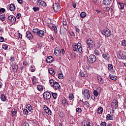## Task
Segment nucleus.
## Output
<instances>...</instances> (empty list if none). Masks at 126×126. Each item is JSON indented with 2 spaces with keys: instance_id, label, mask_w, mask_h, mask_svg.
Returning <instances> with one entry per match:
<instances>
[{
  "instance_id": "aec40b11",
  "label": "nucleus",
  "mask_w": 126,
  "mask_h": 126,
  "mask_svg": "<svg viewBox=\"0 0 126 126\" xmlns=\"http://www.w3.org/2000/svg\"><path fill=\"white\" fill-rule=\"evenodd\" d=\"M102 57L105 61H109L110 60V55L108 53L103 54Z\"/></svg>"
},
{
  "instance_id": "423d86ee",
  "label": "nucleus",
  "mask_w": 126,
  "mask_h": 126,
  "mask_svg": "<svg viewBox=\"0 0 126 126\" xmlns=\"http://www.w3.org/2000/svg\"><path fill=\"white\" fill-rule=\"evenodd\" d=\"M83 97L84 99H89L90 98V94H89V91L88 90H85L83 93Z\"/></svg>"
},
{
  "instance_id": "c9c22d12",
  "label": "nucleus",
  "mask_w": 126,
  "mask_h": 126,
  "mask_svg": "<svg viewBox=\"0 0 126 126\" xmlns=\"http://www.w3.org/2000/svg\"><path fill=\"white\" fill-rule=\"evenodd\" d=\"M80 15L82 18H84V17H86V13L82 12L80 13Z\"/></svg>"
},
{
  "instance_id": "6ab92c4d",
  "label": "nucleus",
  "mask_w": 126,
  "mask_h": 126,
  "mask_svg": "<svg viewBox=\"0 0 126 126\" xmlns=\"http://www.w3.org/2000/svg\"><path fill=\"white\" fill-rule=\"evenodd\" d=\"M62 104L63 106V107H66L67 105H68V102H67V99L66 98H64L62 101Z\"/></svg>"
},
{
  "instance_id": "2eb2a0df",
  "label": "nucleus",
  "mask_w": 126,
  "mask_h": 126,
  "mask_svg": "<svg viewBox=\"0 0 126 126\" xmlns=\"http://www.w3.org/2000/svg\"><path fill=\"white\" fill-rule=\"evenodd\" d=\"M10 110H11V117L13 118L14 117H15L16 116L17 112L16 110H15V108L12 107V108H10Z\"/></svg>"
},
{
  "instance_id": "9b49d317",
  "label": "nucleus",
  "mask_w": 126,
  "mask_h": 126,
  "mask_svg": "<svg viewBox=\"0 0 126 126\" xmlns=\"http://www.w3.org/2000/svg\"><path fill=\"white\" fill-rule=\"evenodd\" d=\"M87 44L89 48H92V47H93V45H94V43H93V40H92L91 38H89L87 40Z\"/></svg>"
},
{
  "instance_id": "9d476101",
  "label": "nucleus",
  "mask_w": 126,
  "mask_h": 126,
  "mask_svg": "<svg viewBox=\"0 0 126 126\" xmlns=\"http://www.w3.org/2000/svg\"><path fill=\"white\" fill-rule=\"evenodd\" d=\"M52 95L51 94V93L49 92H45L43 94V98L44 99H46V100H50L51 99Z\"/></svg>"
},
{
  "instance_id": "c85d7f7f",
  "label": "nucleus",
  "mask_w": 126,
  "mask_h": 126,
  "mask_svg": "<svg viewBox=\"0 0 126 126\" xmlns=\"http://www.w3.org/2000/svg\"><path fill=\"white\" fill-rule=\"evenodd\" d=\"M58 78H59V79H63V72H59Z\"/></svg>"
},
{
  "instance_id": "cd10ccee",
  "label": "nucleus",
  "mask_w": 126,
  "mask_h": 126,
  "mask_svg": "<svg viewBox=\"0 0 126 126\" xmlns=\"http://www.w3.org/2000/svg\"><path fill=\"white\" fill-rule=\"evenodd\" d=\"M26 109H28L30 112H31L32 110H33V108H32V106L30 104H28L26 106Z\"/></svg>"
},
{
  "instance_id": "3c124183",
  "label": "nucleus",
  "mask_w": 126,
  "mask_h": 126,
  "mask_svg": "<svg viewBox=\"0 0 126 126\" xmlns=\"http://www.w3.org/2000/svg\"><path fill=\"white\" fill-rule=\"evenodd\" d=\"M79 74L82 77H85V73L84 72H80Z\"/></svg>"
},
{
  "instance_id": "774afa93",
  "label": "nucleus",
  "mask_w": 126,
  "mask_h": 126,
  "mask_svg": "<svg viewBox=\"0 0 126 126\" xmlns=\"http://www.w3.org/2000/svg\"><path fill=\"white\" fill-rule=\"evenodd\" d=\"M62 54H64V49H62Z\"/></svg>"
},
{
  "instance_id": "864d4df0",
  "label": "nucleus",
  "mask_w": 126,
  "mask_h": 126,
  "mask_svg": "<svg viewBox=\"0 0 126 126\" xmlns=\"http://www.w3.org/2000/svg\"><path fill=\"white\" fill-rule=\"evenodd\" d=\"M100 126H107V123H106L105 122H102L100 125Z\"/></svg>"
},
{
  "instance_id": "6e6d98bb",
  "label": "nucleus",
  "mask_w": 126,
  "mask_h": 126,
  "mask_svg": "<svg viewBox=\"0 0 126 126\" xmlns=\"http://www.w3.org/2000/svg\"><path fill=\"white\" fill-rule=\"evenodd\" d=\"M17 68H18V66L17 64H15L13 66V69H15L16 70H17Z\"/></svg>"
},
{
  "instance_id": "79ce46f5",
  "label": "nucleus",
  "mask_w": 126,
  "mask_h": 126,
  "mask_svg": "<svg viewBox=\"0 0 126 126\" xmlns=\"http://www.w3.org/2000/svg\"><path fill=\"white\" fill-rule=\"evenodd\" d=\"M29 113V112H28V110H27V109H25L23 110V114L24 115H25V116H27Z\"/></svg>"
},
{
  "instance_id": "39448f33",
  "label": "nucleus",
  "mask_w": 126,
  "mask_h": 126,
  "mask_svg": "<svg viewBox=\"0 0 126 126\" xmlns=\"http://www.w3.org/2000/svg\"><path fill=\"white\" fill-rule=\"evenodd\" d=\"M53 8L55 12H58L61 9V5L58 3H54L53 5Z\"/></svg>"
},
{
  "instance_id": "f704fd0d",
  "label": "nucleus",
  "mask_w": 126,
  "mask_h": 126,
  "mask_svg": "<svg viewBox=\"0 0 126 126\" xmlns=\"http://www.w3.org/2000/svg\"><path fill=\"white\" fill-rule=\"evenodd\" d=\"M52 30H54L55 33H58V29L57 28V27L53 26L51 28Z\"/></svg>"
},
{
  "instance_id": "6e6552de",
  "label": "nucleus",
  "mask_w": 126,
  "mask_h": 126,
  "mask_svg": "<svg viewBox=\"0 0 126 126\" xmlns=\"http://www.w3.org/2000/svg\"><path fill=\"white\" fill-rule=\"evenodd\" d=\"M107 68L108 69V71L110 72V73L115 74V69H114V67H113V65L112 64H108Z\"/></svg>"
},
{
  "instance_id": "f03ea898",
  "label": "nucleus",
  "mask_w": 126,
  "mask_h": 126,
  "mask_svg": "<svg viewBox=\"0 0 126 126\" xmlns=\"http://www.w3.org/2000/svg\"><path fill=\"white\" fill-rule=\"evenodd\" d=\"M96 60H97L96 56L93 54H91L87 57V61L89 63H95V62H96Z\"/></svg>"
},
{
  "instance_id": "a211bd4d",
  "label": "nucleus",
  "mask_w": 126,
  "mask_h": 126,
  "mask_svg": "<svg viewBox=\"0 0 126 126\" xmlns=\"http://www.w3.org/2000/svg\"><path fill=\"white\" fill-rule=\"evenodd\" d=\"M37 35H38L39 37H44V35H45V32L43 30H38Z\"/></svg>"
},
{
  "instance_id": "bb28decb",
  "label": "nucleus",
  "mask_w": 126,
  "mask_h": 126,
  "mask_svg": "<svg viewBox=\"0 0 126 126\" xmlns=\"http://www.w3.org/2000/svg\"><path fill=\"white\" fill-rule=\"evenodd\" d=\"M0 99L2 102H5L6 100V97L4 96V94H2L0 95Z\"/></svg>"
},
{
  "instance_id": "4c0bfd02",
  "label": "nucleus",
  "mask_w": 126,
  "mask_h": 126,
  "mask_svg": "<svg viewBox=\"0 0 126 126\" xmlns=\"http://www.w3.org/2000/svg\"><path fill=\"white\" fill-rule=\"evenodd\" d=\"M94 95L95 96V97H98V95H99V92H98V91L94 90Z\"/></svg>"
},
{
  "instance_id": "0eeeda50",
  "label": "nucleus",
  "mask_w": 126,
  "mask_h": 126,
  "mask_svg": "<svg viewBox=\"0 0 126 126\" xmlns=\"http://www.w3.org/2000/svg\"><path fill=\"white\" fill-rule=\"evenodd\" d=\"M36 4L39 6H43V7L47 6V4L42 0H37Z\"/></svg>"
},
{
  "instance_id": "4d7b16f0",
  "label": "nucleus",
  "mask_w": 126,
  "mask_h": 126,
  "mask_svg": "<svg viewBox=\"0 0 126 126\" xmlns=\"http://www.w3.org/2000/svg\"><path fill=\"white\" fill-rule=\"evenodd\" d=\"M4 41V38L1 36H0V42H2Z\"/></svg>"
},
{
  "instance_id": "c03bdc74",
  "label": "nucleus",
  "mask_w": 126,
  "mask_h": 126,
  "mask_svg": "<svg viewBox=\"0 0 126 126\" xmlns=\"http://www.w3.org/2000/svg\"><path fill=\"white\" fill-rule=\"evenodd\" d=\"M2 49H3V50H7V49H8V45H7V44H3L2 45Z\"/></svg>"
},
{
  "instance_id": "09e8293b",
  "label": "nucleus",
  "mask_w": 126,
  "mask_h": 126,
  "mask_svg": "<svg viewBox=\"0 0 126 126\" xmlns=\"http://www.w3.org/2000/svg\"><path fill=\"white\" fill-rule=\"evenodd\" d=\"M84 105L86 106L87 108H89L90 104L89 102L86 101L84 102Z\"/></svg>"
},
{
  "instance_id": "7c9ffc66",
  "label": "nucleus",
  "mask_w": 126,
  "mask_h": 126,
  "mask_svg": "<svg viewBox=\"0 0 126 126\" xmlns=\"http://www.w3.org/2000/svg\"><path fill=\"white\" fill-rule=\"evenodd\" d=\"M97 113L99 115L102 114L103 113V108L99 107L97 109Z\"/></svg>"
},
{
  "instance_id": "58836bf2",
  "label": "nucleus",
  "mask_w": 126,
  "mask_h": 126,
  "mask_svg": "<svg viewBox=\"0 0 126 126\" xmlns=\"http://www.w3.org/2000/svg\"><path fill=\"white\" fill-rule=\"evenodd\" d=\"M37 89L39 91H42L43 90V87L41 85H38L37 86Z\"/></svg>"
},
{
  "instance_id": "052dcab7",
  "label": "nucleus",
  "mask_w": 126,
  "mask_h": 126,
  "mask_svg": "<svg viewBox=\"0 0 126 126\" xmlns=\"http://www.w3.org/2000/svg\"><path fill=\"white\" fill-rule=\"evenodd\" d=\"M70 35L71 36H75V34H74V32L73 31H71L70 32Z\"/></svg>"
},
{
  "instance_id": "338daca9",
  "label": "nucleus",
  "mask_w": 126,
  "mask_h": 126,
  "mask_svg": "<svg viewBox=\"0 0 126 126\" xmlns=\"http://www.w3.org/2000/svg\"><path fill=\"white\" fill-rule=\"evenodd\" d=\"M106 10H107V11H109V10H110V7H107L106 8H105Z\"/></svg>"
},
{
  "instance_id": "f3484780",
  "label": "nucleus",
  "mask_w": 126,
  "mask_h": 126,
  "mask_svg": "<svg viewBox=\"0 0 126 126\" xmlns=\"http://www.w3.org/2000/svg\"><path fill=\"white\" fill-rule=\"evenodd\" d=\"M54 61V57L53 56H48L46 59V62L48 63H51L52 62Z\"/></svg>"
},
{
  "instance_id": "0e129e2a",
  "label": "nucleus",
  "mask_w": 126,
  "mask_h": 126,
  "mask_svg": "<svg viewBox=\"0 0 126 126\" xmlns=\"http://www.w3.org/2000/svg\"><path fill=\"white\" fill-rule=\"evenodd\" d=\"M80 31V30H79V28H76V32H77V33H79Z\"/></svg>"
},
{
  "instance_id": "20e7f679",
  "label": "nucleus",
  "mask_w": 126,
  "mask_h": 126,
  "mask_svg": "<svg viewBox=\"0 0 126 126\" xmlns=\"http://www.w3.org/2000/svg\"><path fill=\"white\" fill-rule=\"evenodd\" d=\"M117 57L120 60H126V53L124 51H119L117 53Z\"/></svg>"
},
{
  "instance_id": "4468645a",
  "label": "nucleus",
  "mask_w": 126,
  "mask_h": 126,
  "mask_svg": "<svg viewBox=\"0 0 126 126\" xmlns=\"http://www.w3.org/2000/svg\"><path fill=\"white\" fill-rule=\"evenodd\" d=\"M53 85L55 89H56V90H60V89H61V86H60V84H59L58 82H54Z\"/></svg>"
},
{
  "instance_id": "e433bc0d",
  "label": "nucleus",
  "mask_w": 126,
  "mask_h": 126,
  "mask_svg": "<svg viewBox=\"0 0 126 126\" xmlns=\"http://www.w3.org/2000/svg\"><path fill=\"white\" fill-rule=\"evenodd\" d=\"M32 9L33 11H34V12H36L40 10V8H39L38 7L33 6Z\"/></svg>"
},
{
  "instance_id": "680f3d73",
  "label": "nucleus",
  "mask_w": 126,
  "mask_h": 126,
  "mask_svg": "<svg viewBox=\"0 0 126 126\" xmlns=\"http://www.w3.org/2000/svg\"><path fill=\"white\" fill-rule=\"evenodd\" d=\"M23 126H29V124H28V123H24L23 124Z\"/></svg>"
},
{
  "instance_id": "49530a36",
  "label": "nucleus",
  "mask_w": 126,
  "mask_h": 126,
  "mask_svg": "<svg viewBox=\"0 0 126 126\" xmlns=\"http://www.w3.org/2000/svg\"><path fill=\"white\" fill-rule=\"evenodd\" d=\"M72 4V6H73V7L74 8H76V2H74V1H72L71 3Z\"/></svg>"
},
{
  "instance_id": "5701e85b",
  "label": "nucleus",
  "mask_w": 126,
  "mask_h": 126,
  "mask_svg": "<svg viewBox=\"0 0 126 126\" xmlns=\"http://www.w3.org/2000/svg\"><path fill=\"white\" fill-rule=\"evenodd\" d=\"M109 78H110V79L112 80H117V79H118V77L112 74H110Z\"/></svg>"
},
{
  "instance_id": "412c9836",
  "label": "nucleus",
  "mask_w": 126,
  "mask_h": 126,
  "mask_svg": "<svg viewBox=\"0 0 126 126\" xmlns=\"http://www.w3.org/2000/svg\"><path fill=\"white\" fill-rule=\"evenodd\" d=\"M103 3L104 5H110L112 3V0H103Z\"/></svg>"
},
{
  "instance_id": "ea45409f",
  "label": "nucleus",
  "mask_w": 126,
  "mask_h": 126,
  "mask_svg": "<svg viewBox=\"0 0 126 126\" xmlns=\"http://www.w3.org/2000/svg\"><path fill=\"white\" fill-rule=\"evenodd\" d=\"M76 112L78 114H80L82 112V110H81V108H77L76 109Z\"/></svg>"
},
{
  "instance_id": "473e14b6",
  "label": "nucleus",
  "mask_w": 126,
  "mask_h": 126,
  "mask_svg": "<svg viewBox=\"0 0 126 126\" xmlns=\"http://www.w3.org/2000/svg\"><path fill=\"white\" fill-rule=\"evenodd\" d=\"M45 112L47 115H48V116H51L52 114V111L49 108L47 109Z\"/></svg>"
},
{
  "instance_id": "a878e982",
  "label": "nucleus",
  "mask_w": 126,
  "mask_h": 126,
  "mask_svg": "<svg viewBox=\"0 0 126 126\" xmlns=\"http://www.w3.org/2000/svg\"><path fill=\"white\" fill-rule=\"evenodd\" d=\"M9 9L11 11H14L15 10V6L13 4H11L9 6Z\"/></svg>"
},
{
  "instance_id": "13d9d810",
  "label": "nucleus",
  "mask_w": 126,
  "mask_h": 126,
  "mask_svg": "<svg viewBox=\"0 0 126 126\" xmlns=\"http://www.w3.org/2000/svg\"><path fill=\"white\" fill-rule=\"evenodd\" d=\"M43 109H44V111H45L46 110H48V109H49V107H48V106H47V105H44Z\"/></svg>"
},
{
  "instance_id": "c756f323",
  "label": "nucleus",
  "mask_w": 126,
  "mask_h": 126,
  "mask_svg": "<svg viewBox=\"0 0 126 126\" xmlns=\"http://www.w3.org/2000/svg\"><path fill=\"white\" fill-rule=\"evenodd\" d=\"M101 53V50H95L94 51V54L95 56H100V53Z\"/></svg>"
},
{
  "instance_id": "4be33fe9",
  "label": "nucleus",
  "mask_w": 126,
  "mask_h": 126,
  "mask_svg": "<svg viewBox=\"0 0 126 126\" xmlns=\"http://www.w3.org/2000/svg\"><path fill=\"white\" fill-rule=\"evenodd\" d=\"M118 4H119V5L118 6L119 8L123 10V9L125 8V3H121L119 2Z\"/></svg>"
},
{
  "instance_id": "2f4dec72",
  "label": "nucleus",
  "mask_w": 126,
  "mask_h": 126,
  "mask_svg": "<svg viewBox=\"0 0 126 126\" xmlns=\"http://www.w3.org/2000/svg\"><path fill=\"white\" fill-rule=\"evenodd\" d=\"M97 79L99 83H100V84H102L103 83V78L101 77V76H99L97 77Z\"/></svg>"
},
{
  "instance_id": "ddd939ff",
  "label": "nucleus",
  "mask_w": 126,
  "mask_h": 126,
  "mask_svg": "<svg viewBox=\"0 0 126 126\" xmlns=\"http://www.w3.org/2000/svg\"><path fill=\"white\" fill-rule=\"evenodd\" d=\"M26 36L29 40H32V39H33V35H32V33H31V32L29 31L26 32Z\"/></svg>"
},
{
  "instance_id": "5fc2aeb1",
  "label": "nucleus",
  "mask_w": 126,
  "mask_h": 126,
  "mask_svg": "<svg viewBox=\"0 0 126 126\" xmlns=\"http://www.w3.org/2000/svg\"><path fill=\"white\" fill-rule=\"evenodd\" d=\"M23 65H25V66H27V64H28V63L27 61H24L23 62Z\"/></svg>"
},
{
  "instance_id": "603ef678",
  "label": "nucleus",
  "mask_w": 126,
  "mask_h": 126,
  "mask_svg": "<svg viewBox=\"0 0 126 126\" xmlns=\"http://www.w3.org/2000/svg\"><path fill=\"white\" fill-rule=\"evenodd\" d=\"M16 16L18 19H19V18L21 17V14L20 13H18Z\"/></svg>"
},
{
  "instance_id": "de8ad7c7",
  "label": "nucleus",
  "mask_w": 126,
  "mask_h": 126,
  "mask_svg": "<svg viewBox=\"0 0 126 126\" xmlns=\"http://www.w3.org/2000/svg\"><path fill=\"white\" fill-rule=\"evenodd\" d=\"M38 31H39V30H38V29H33L32 30V32H33V33H35V34H37Z\"/></svg>"
},
{
  "instance_id": "dca6fc26",
  "label": "nucleus",
  "mask_w": 126,
  "mask_h": 126,
  "mask_svg": "<svg viewBox=\"0 0 126 126\" xmlns=\"http://www.w3.org/2000/svg\"><path fill=\"white\" fill-rule=\"evenodd\" d=\"M54 54L55 56H60L61 54V49H60V48L56 47L54 50Z\"/></svg>"
},
{
  "instance_id": "8fccbe9b",
  "label": "nucleus",
  "mask_w": 126,
  "mask_h": 126,
  "mask_svg": "<svg viewBox=\"0 0 126 126\" xmlns=\"http://www.w3.org/2000/svg\"><path fill=\"white\" fill-rule=\"evenodd\" d=\"M5 11V9L3 8H0V13H3V12H4Z\"/></svg>"
},
{
  "instance_id": "f8f14e48",
  "label": "nucleus",
  "mask_w": 126,
  "mask_h": 126,
  "mask_svg": "<svg viewBox=\"0 0 126 126\" xmlns=\"http://www.w3.org/2000/svg\"><path fill=\"white\" fill-rule=\"evenodd\" d=\"M119 105L118 104V100H114L111 103V107L113 109H116V108H118Z\"/></svg>"
},
{
  "instance_id": "b1692460",
  "label": "nucleus",
  "mask_w": 126,
  "mask_h": 126,
  "mask_svg": "<svg viewBox=\"0 0 126 126\" xmlns=\"http://www.w3.org/2000/svg\"><path fill=\"white\" fill-rule=\"evenodd\" d=\"M106 119L108 121H110L111 120H113L114 119V115H110V114H107L106 116Z\"/></svg>"
},
{
  "instance_id": "e2e57ef3",
  "label": "nucleus",
  "mask_w": 126,
  "mask_h": 126,
  "mask_svg": "<svg viewBox=\"0 0 126 126\" xmlns=\"http://www.w3.org/2000/svg\"><path fill=\"white\" fill-rule=\"evenodd\" d=\"M10 60L11 62H13V61H14V57L13 56L11 57Z\"/></svg>"
},
{
  "instance_id": "1a4fd4ad",
  "label": "nucleus",
  "mask_w": 126,
  "mask_h": 126,
  "mask_svg": "<svg viewBox=\"0 0 126 126\" xmlns=\"http://www.w3.org/2000/svg\"><path fill=\"white\" fill-rule=\"evenodd\" d=\"M8 20L10 21L11 24H14L16 21V18L14 16L10 15L8 17Z\"/></svg>"
},
{
  "instance_id": "bf43d9fd",
  "label": "nucleus",
  "mask_w": 126,
  "mask_h": 126,
  "mask_svg": "<svg viewBox=\"0 0 126 126\" xmlns=\"http://www.w3.org/2000/svg\"><path fill=\"white\" fill-rule=\"evenodd\" d=\"M17 1L18 3H20V4H22L23 2V0H17Z\"/></svg>"
},
{
  "instance_id": "72a5a7b5",
  "label": "nucleus",
  "mask_w": 126,
  "mask_h": 126,
  "mask_svg": "<svg viewBox=\"0 0 126 126\" xmlns=\"http://www.w3.org/2000/svg\"><path fill=\"white\" fill-rule=\"evenodd\" d=\"M5 19V15H0V20L2 22L4 21Z\"/></svg>"
},
{
  "instance_id": "393cba45",
  "label": "nucleus",
  "mask_w": 126,
  "mask_h": 126,
  "mask_svg": "<svg viewBox=\"0 0 126 126\" xmlns=\"http://www.w3.org/2000/svg\"><path fill=\"white\" fill-rule=\"evenodd\" d=\"M49 73L51 75H54L55 74V71L53 68H49L48 69Z\"/></svg>"
},
{
  "instance_id": "37998d69",
  "label": "nucleus",
  "mask_w": 126,
  "mask_h": 126,
  "mask_svg": "<svg viewBox=\"0 0 126 126\" xmlns=\"http://www.w3.org/2000/svg\"><path fill=\"white\" fill-rule=\"evenodd\" d=\"M49 83H50L51 87H54V83H55V82H54V80H53V79L50 80Z\"/></svg>"
},
{
  "instance_id": "f257e3e1",
  "label": "nucleus",
  "mask_w": 126,
  "mask_h": 126,
  "mask_svg": "<svg viewBox=\"0 0 126 126\" xmlns=\"http://www.w3.org/2000/svg\"><path fill=\"white\" fill-rule=\"evenodd\" d=\"M81 43L78 42L77 44H75L73 46V51L76 52V53H82V46L80 45Z\"/></svg>"
},
{
  "instance_id": "69168bd1",
  "label": "nucleus",
  "mask_w": 126,
  "mask_h": 126,
  "mask_svg": "<svg viewBox=\"0 0 126 126\" xmlns=\"http://www.w3.org/2000/svg\"><path fill=\"white\" fill-rule=\"evenodd\" d=\"M32 83H36V81H35V79L34 78L32 79Z\"/></svg>"
},
{
  "instance_id": "a18cd8bd",
  "label": "nucleus",
  "mask_w": 126,
  "mask_h": 126,
  "mask_svg": "<svg viewBox=\"0 0 126 126\" xmlns=\"http://www.w3.org/2000/svg\"><path fill=\"white\" fill-rule=\"evenodd\" d=\"M68 98L69 100H72V99L74 98V95H73V94H69L68 95Z\"/></svg>"
},
{
  "instance_id": "7ed1b4c3",
  "label": "nucleus",
  "mask_w": 126,
  "mask_h": 126,
  "mask_svg": "<svg viewBox=\"0 0 126 126\" xmlns=\"http://www.w3.org/2000/svg\"><path fill=\"white\" fill-rule=\"evenodd\" d=\"M101 33L102 35L105 36V37H110V36L112 35V32L108 29H105L101 31Z\"/></svg>"
},
{
  "instance_id": "a19ab883",
  "label": "nucleus",
  "mask_w": 126,
  "mask_h": 126,
  "mask_svg": "<svg viewBox=\"0 0 126 126\" xmlns=\"http://www.w3.org/2000/svg\"><path fill=\"white\" fill-rule=\"evenodd\" d=\"M52 96L54 99H57L58 94L56 93H52Z\"/></svg>"
}]
</instances>
